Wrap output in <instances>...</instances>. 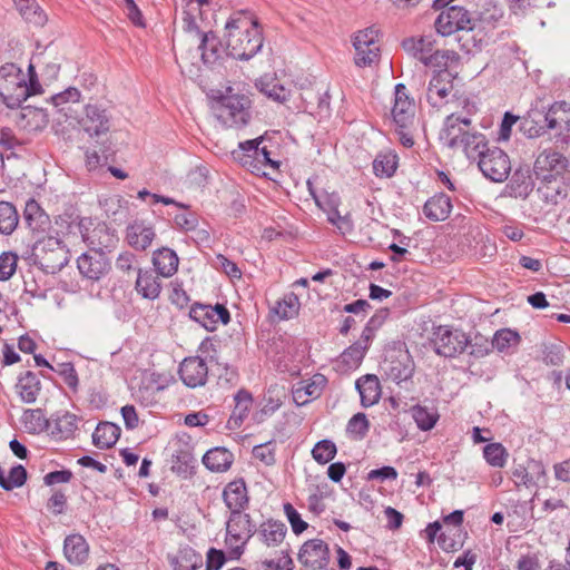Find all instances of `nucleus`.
Returning a JSON list of instances; mask_svg holds the SVG:
<instances>
[{"instance_id": "4468645a", "label": "nucleus", "mask_w": 570, "mask_h": 570, "mask_svg": "<svg viewBox=\"0 0 570 570\" xmlns=\"http://www.w3.org/2000/svg\"><path fill=\"white\" fill-rule=\"evenodd\" d=\"M298 562L311 570H334L327 568L331 561L328 544L321 539H311L303 543L297 556Z\"/></svg>"}, {"instance_id": "2eb2a0df", "label": "nucleus", "mask_w": 570, "mask_h": 570, "mask_svg": "<svg viewBox=\"0 0 570 570\" xmlns=\"http://www.w3.org/2000/svg\"><path fill=\"white\" fill-rule=\"evenodd\" d=\"M435 29L442 36H450L460 30H472V20L463 7L451 6L443 10L435 20Z\"/></svg>"}, {"instance_id": "13d9d810", "label": "nucleus", "mask_w": 570, "mask_h": 570, "mask_svg": "<svg viewBox=\"0 0 570 570\" xmlns=\"http://www.w3.org/2000/svg\"><path fill=\"white\" fill-rule=\"evenodd\" d=\"M55 372H57L63 380V382L73 391L78 390V374L75 366L71 363H59L56 367H53Z\"/></svg>"}, {"instance_id": "ea45409f", "label": "nucleus", "mask_w": 570, "mask_h": 570, "mask_svg": "<svg viewBox=\"0 0 570 570\" xmlns=\"http://www.w3.org/2000/svg\"><path fill=\"white\" fill-rule=\"evenodd\" d=\"M18 223L19 216L16 207L9 202H0V233L11 235Z\"/></svg>"}, {"instance_id": "3c124183", "label": "nucleus", "mask_w": 570, "mask_h": 570, "mask_svg": "<svg viewBox=\"0 0 570 570\" xmlns=\"http://www.w3.org/2000/svg\"><path fill=\"white\" fill-rule=\"evenodd\" d=\"M307 186H308L309 194L314 198L317 206L320 208H322L323 210L327 212V219L331 224L334 225V222H337L343 216L337 210L335 200L326 197L327 198L326 203H323V200L316 195V193L312 186L311 179L307 180Z\"/></svg>"}, {"instance_id": "052dcab7", "label": "nucleus", "mask_w": 570, "mask_h": 570, "mask_svg": "<svg viewBox=\"0 0 570 570\" xmlns=\"http://www.w3.org/2000/svg\"><path fill=\"white\" fill-rule=\"evenodd\" d=\"M284 512L295 534H301L306 530L307 523L301 518V514L291 503L284 504Z\"/></svg>"}, {"instance_id": "6ab92c4d", "label": "nucleus", "mask_w": 570, "mask_h": 570, "mask_svg": "<svg viewBox=\"0 0 570 570\" xmlns=\"http://www.w3.org/2000/svg\"><path fill=\"white\" fill-rule=\"evenodd\" d=\"M568 160L559 151L546 149L539 154L534 161V173L543 179L560 175L567 168Z\"/></svg>"}, {"instance_id": "bb28decb", "label": "nucleus", "mask_w": 570, "mask_h": 570, "mask_svg": "<svg viewBox=\"0 0 570 570\" xmlns=\"http://www.w3.org/2000/svg\"><path fill=\"white\" fill-rule=\"evenodd\" d=\"M49 431L58 439L66 440L73 435L78 429V416L70 412L57 413L50 419Z\"/></svg>"}, {"instance_id": "20e7f679", "label": "nucleus", "mask_w": 570, "mask_h": 570, "mask_svg": "<svg viewBox=\"0 0 570 570\" xmlns=\"http://www.w3.org/2000/svg\"><path fill=\"white\" fill-rule=\"evenodd\" d=\"M454 78L455 76L450 70L435 71L428 86V102L438 110L451 111L462 108L465 112L472 115L475 111V106L469 98L458 96L453 85Z\"/></svg>"}, {"instance_id": "9b49d317", "label": "nucleus", "mask_w": 570, "mask_h": 570, "mask_svg": "<svg viewBox=\"0 0 570 570\" xmlns=\"http://www.w3.org/2000/svg\"><path fill=\"white\" fill-rule=\"evenodd\" d=\"M248 106L249 100L245 96L223 97L217 102V117L229 126L245 125L249 118Z\"/></svg>"}, {"instance_id": "603ef678", "label": "nucleus", "mask_w": 570, "mask_h": 570, "mask_svg": "<svg viewBox=\"0 0 570 570\" xmlns=\"http://www.w3.org/2000/svg\"><path fill=\"white\" fill-rule=\"evenodd\" d=\"M200 557L193 549L181 551L173 562L174 570H196L200 563Z\"/></svg>"}, {"instance_id": "a878e982", "label": "nucleus", "mask_w": 570, "mask_h": 570, "mask_svg": "<svg viewBox=\"0 0 570 570\" xmlns=\"http://www.w3.org/2000/svg\"><path fill=\"white\" fill-rule=\"evenodd\" d=\"M452 210V203L448 195L440 193L426 200L423 206L424 215L433 222L445 220Z\"/></svg>"}, {"instance_id": "e2e57ef3", "label": "nucleus", "mask_w": 570, "mask_h": 570, "mask_svg": "<svg viewBox=\"0 0 570 570\" xmlns=\"http://www.w3.org/2000/svg\"><path fill=\"white\" fill-rule=\"evenodd\" d=\"M253 454L266 465H273L275 463V445L271 442L254 446Z\"/></svg>"}, {"instance_id": "5701e85b", "label": "nucleus", "mask_w": 570, "mask_h": 570, "mask_svg": "<svg viewBox=\"0 0 570 570\" xmlns=\"http://www.w3.org/2000/svg\"><path fill=\"white\" fill-rule=\"evenodd\" d=\"M223 499L230 512L243 511L248 503L245 481L240 479L229 482L223 491Z\"/></svg>"}, {"instance_id": "6e6d98bb", "label": "nucleus", "mask_w": 570, "mask_h": 570, "mask_svg": "<svg viewBox=\"0 0 570 570\" xmlns=\"http://www.w3.org/2000/svg\"><path fill=\"white\" fill-rule=\"evenodd\" d=\"M18 256L12 252L0 255V281H9L16 273Z\"/></svg>"}, {"instance_id": "6e6552de", "label": "nucleus", "mask_w": 570, "mask_h": 570, "mask_svg": "<svg viewBox=\"0 0 570 570\" xmlns=\"http://www.w3.org/2000/svg\"><path fill=\"white\" fill-rule=\"evenodd\" d=\"M255 531L249 514L230 512V517L226 523V543L236 556L243 553V549L247 540Z\"/></svg>"}, {"instance_id": "37998d69", "label": "nucleus", "mask_w": 570, "mask_h": 570, "mask_svg": "<svg viewBox=\"0 0 570 570\" xmlns=\"http://www.w3.org/2000/svg\"><path fill=\"white\" fill-rule=\"evenodd\" d=\"M412 415L417 426L422 431H429L434 428L439 414L436 411L429 410L425 406L416 405L412 409Z\"/></svg>"}, {"instance_id": "a211bd4d", "label": "nucleus", "mask_w": 570, "mask_h": 570, "mask_svg": "<svg viewBox=\"0 0 570 570\" xmlns=\"http://www.w3.org/2000/svg\"><path fill=\"white\" fill-rule=\"evenodd\" d=\"M178 374L186 386L190 389L199 387L207 382L208 366L204 358L189 356L180 363Z\"/></svg>"}, {"instance_id": "39448f33", "label": "nucleus", "mask_w": 570, "mask_h": 570, "mask_svg": "<svg viewBox=\"0 0 570 570\" xmlns=\"http://www.w3.org/2000/svg\"><path fill=\"white\" fill-rule=\"evenodd\" d=\"M83 220H80L77 225L81 234V238L91 247V252L81 254L77 259V266L80 274L91 281L100 279L105 274L108 273L110 264L102 252L96 250L97 243L94 237L105 230L104 226H98L92 230V234L82 232Z\"/></svg>"}, {"instance_id": "5fc2aeb1", "label": "nucleus", "mask_w": 570, "mask_h": 570, "mask_svg": "<svg viewBox=\"0 0 570 570\" xmlns=\"http://www.w3.org/2000/svg\"><path fill=\"white\" fill-rule=\"evenodd\" d=\"M235 409L232 419L242 421L248 413L252 406V395L245 390H240L235 395Z\"/></svg>"}, {"instance_id": "4c0bfd02", "label": "nucleus", "mask_w": 570, "mask_h": 570, "mask_svg": "<svg viewBox=\"0 0 570 570\" xmlns=\"http://www.w3.org/2000/svg\"><path fill=\"white\" fill-rule=\"evenodd\" d=\"M209 0H176V6L181 9L179 26L194 27V21L202 14V8L208 4Z\"/></svg>"}, {"instance_id": "79ce46f5", "label": "nucleus", "mask_w": 570, "mask_h": 570, "mask_svg": "<svg viewBox=\"0 0 570 570\" xmlns=\"http://www.w3.org/2000/svg\"><path fill=\"white\" fill-rule=\"evenodd\" d=\"M273 311L279 316L282 320L293 318L298 314L299 311V301L296 294L288 293L284 295V297L277 301L276 306Z\"/></svg>"}, {"instance_id": "72a5a7b5", "label": "nucleus", "mask_w": 570, "mask_h": 570, "mask_svg": "<svg viewBox=\"0 0 570 570\" xmlns=\"http://www.w3.org/2000/svg\"><path fill=\"white\" fill-rule=\"evenodd\" d=\"M286 531V525L283 522L268 520L261 524L258 534L265 544L275 547L283 542Z\"/></svg>"}, {"instance_id": "aec40b11", "label": "nucleus", "mask_w": 570, "mask_h": 570, "mask_svg": "<svg viewBox=\"0 0 570 570\" xmlns=\"http://www.w3.org/2000/svg\"><path fill=\"white\" fill-rule=\"evenodd\" d=\"M80 125L90 136H99L109 130V117L105 109L97 105H87L85 115L80 119Z\"/></svg>"}, {"instance_id": "dca6fc26", "label": "nucleus", "mask_w": 570, "mask_h": 570, "mask_svg": "<svg viewBox=\"0 0 570 570\" xmlns=\"http://www.w3.org/2000/svg\"><path fill=\"white\" fill-rule=\"evenodd\" d=\"M189 316L207 331H215L218 323L227 324L230 321L228 309L220 304L215 306L196 303L190 307Z\"/></svg>"}, {"instance_id": "f8f14e48", "label": "nucleus", "mask_w": 570, "mask_h": 570, "mask_svg": "<svg viewBox=\"0 0 570 570\" xmlns=\"http://www.w3.org/2000/svg\"><path fill=\"white\" fill-rule=\"evenodd\" d=\"M443 128L440 131V140L442 144L451 149H459L462 145V139L470 130L472 120L466 112L465 116L459 114L456 109L448 111Z\"/></svg>"}, {"instance_id": "b1692460", "label": "nucleus", "mask_w": 570, "mask_h": 570, "mask_svg": "<svg viewBox=\"0 0 570 570\" xmlns=\"http://www.w3.org/2000/svg\"><path fill=\"white\" fill-rule=\"evenodd\" d=\"M14 390L23 403L32 404L37 401L38 395L41 391V382L37 374L27 371L19 376L18 382L14 385Z\"/></svg>"}, {"instance_id": "f257e3e1", "label": "nucleus", "mask_w": 570, "mask_h": 570, "mask_svg": "<svg viewBox=\"0 0 570 570\" xmlns=\"http://www.w3.org/2000/svg\"><path fill=\"white\" fill-rule=\"evenodd\" d=\"M181 33L174 38L173 50L176 62L181 71L187 68L188 63L194 65V59L200 57L205 65L215 63L220 57V47L216 36L213 32H202L197 21L194 27L186 28L179 26Z\"/></svg>"}, {"instance_id": "a18cd8bd", "label": "nucleus", "mask_w": 570, "mask_h": 570, "mask_svg": "<svg viewBox=\"0 0 570 570\" xmlns=\"http://www.w3.org/2000/svg\"><path fill=\"white\" fill-rule=\"evenodd\" d=\"M337 449L333 441L331 440H321L318 441L313 450L312 456L320 464H326L332 461L336 455Z\"/></svg>"}, {"instance_id": "680f3d73", "label": "nucleus", "mask_w": 570, "mask_h": 570, "mask_svg": "<svg viewBox=\"0 0 570 570\" xmlns=\"http://www.w3.org/2000/svg\"><path fill=\"white\" fill-rule=\"evenodd\" d=\"M368 431V421L364 413H357L353 415L347 423V432L363 438Z\"/></svg>"}, {"instance_id": "c9c22d12", "label": "nucleus", "mask_w": 570, "mask_h": 570, "mask_svg": "<svg viewBox=\"0 0 570 570\" xmlns=\"http://www.w3.org/2000/svg\"><path fill=\"white\" fill-rule=\"evenodd\" d=\"M460 56L453 50H434L431 55L422 56L421 62L439 70H449L454 63H458Z\"/></svg>"}, {"instance_id": "423d86ee", "label": "nucleus", "mask_w": 570, "mask_h": 570, "mask_svg": "<svg viewBox=\"0 0 570 570\" xmlns=\"http://www.w3.org/2000/svg\"><path fill=\"white\" fill-rule=\"evenodd\" d=\"M430 342L438 355L455 357L465 351L470 340L461 330L440 325L433 330Z\"/></svg>"}, {"instance_id": "0eeeda50", "label": "nucleus", "mask_w": 570, "mask_h": 570, "mask_svg": "<svg viewBox=\"0 0 570 570\" xmlns=\"http://www.w3.org/2000/svg\"><path fill=\"white\" fill-rule=\"evenodd\" d=\"M0 70V98L10 109H16L30 96L29 87L20 70L4 73Z\"/></svg>"}, {"instance_id": "4be33fe9", "label": "nucleus", "mask_w": 570, "mask_h": 570, "mask_svg": "<svg viewBox=\"0 0 570 570\" xmlns=\"http://www.w3.org/2000/svg\"><path fill=\"white\" fill-rule=\"evenodd\" d=\"M544 468L538 461H529L527 465L518 464L512 470V480L515 487H535L540 476L544 475Z\"/></svg>"}, {"instance_id": "7c9ffc66", "label": "nucleus", "mask_w": 570, "mask_h": 570, "mask_svg": "<svg viewBox=\"0 0 570 570\" xmlns=\"http://www.w3.org/2000/svg\"><path fill=\"white\" fill-rule=\"evenodd\" d=\"M356 389L361 396V403L368 407L379 402L381 395L380 382L375 375H365L356 381Z\"/></svg>"}, {"instance_id": "4d7b16f0", "label": "nucleus", "mask_w": 570, "mask_h": 570, "mask_svg": "<svg viewBox=\"0 0 570 570\" xmlns=\"http://www.w3.org/2000/svg\"><path fill=\"white\" fill-rule=\"evenodd\" d=\"M365 356V347L362 343H354L348 346L341 355L342 362L348 367H356Z\"/></svg>"}, {"instance_id": "338daca9", "label": "nucleus", "mask_w": 570, "mask_h": 570, "mask_svg": "<svg viewBox=\"0 0 570 570\" xmlns=\"http://www.w3.org/2000/svg\"><path fill=\"white\" fill-rule=\"evenodd\" d=\"M67 507V497L61 491H55L47 502V509L55 515L62 514Z\"/></svg>"}, {"instance_id": "8fccbe9b", "label": "nucleus", "mask_w": 570, "mask_h": 570, "mask_svg": "<svg viewBox=\"0 0 570 570\" xmlns=\"http://www.w3.org/2000/svg\"><path fill=\"white\" fill-rule=\"evenodd\" d=\"M307 186H308L309 194L314 198L317 206L320 208H322L323 210L327 212V219L331 224L334 225V222H337L343 216L337 210L335 200L326 197L327 198L326 203H323V200L316 195V193L312 186L311 179L307 180Z\"/></svg>"}, {"instance_id": "49530a36", "label": "nucleus", "mask_w": 570, "mask_h": 570, "mask_svg": "<svg viewBox=\"0 0 570 570\" xmlns=\"http://www.w3.org/2000/svg\"><path fill=\"white\" fill-rule=\"evenodd\" d=\"M259 87L262 92L275 101L283 102L288 99L289 91L284 86H282L277 79H262L259 81Z\"/></svg>"}, {"instance_id": "393cba45", "label": "nucleus", "mask_w": 570, "mask_h": 570, "mask_svg": "<svg viewBox=\"0 0 570 570\" xmlns=\"http://www.w3.org/2000/svg\"><path fill=\"white\" fill-rule=\"evenodd\" d=\"M158 275L153 269H139L136 279V291L147 299H156L161 292V283Z\"/></svg>"}, {"instance_id": "9d476101", "label": "nucleus", "mask_w": 570, "mask_h": 570, "mask_svg": "<svg viewBox=\"0 0 570 570\" xmlns=\"http://www.w3.org/2000/svg\"><path fill=\"white\" fill-rule=\"evenodd\" d=\"M478 166L487 178L495 183L504 181L511 171L510 158L499 147L487 148Z\"/></svg>"}, {"instance_id": "864d4df0", "label": "nucleus", "mask_w": 570, "mask_h": 570, "mask_svg": "<svg viewBox=\"0 0 570 570\" xmlns=\"http://www.w3.org/2000/svg\"><path fill=\"white\" fill-rule=\"evenodd\" d=\"M406 49H412L414 56L421 61L422 56L431 55L433 49V41L429 37H421L420 39H409L403 42Z\"/></svg>"}, {"instance_id": "f3484780", "label": "nucleus", "mask_w": 570, "mask_h": 570, "mask_svg": "<svg viewBox=\"0 0 570 570\" xmlns=\"http://www.w3.org/2000/svg\"><path fill=\"white\" fill-rule=\"evenodd\" d=\"M394 105L392 108V118L396 128L409 129L413 124L415 105L409 97L406 87L403 83L395 86Z\"/></svg>"}, {"instance_id": "09e8293b", "label": "nucleus", "mask_w": 570, "mask_h": 570, "mask_svg": "<svg viewBox=\"0 0 570 570\" xmlns=\"http://www.w3.org/2000/svg\"><path fill=\"white\" fill-rule=\"evenodd\" d=\"M519 341L520 336L517 332L510 328H502L494 334L491 345L498 351L503 352L512 346L518 345Z\"/></svg>"}, {"instance_id": "58836bf2", "label": "nucleus", "mask_w": 570, "mask_h": 570, "mask_svg": "<svg viewBox=\"0 0 570 570\" xmlns=\"http://www.w3.org/2000/svg\"><path fill=\"white\" fill-rule=\"evenodd\" d=\"M462 140L459 149H462L470 159L480 160L482 154L489 148L484 135L480 132L469 131Z\"/></svg>"}, {"instance_id": "69168bd1", "label": "nucleus", "mask_w": 570, "mask_h": 570, "mask_svg": "<svg viewBox=\"0 0 570 570\" xmlns=\"http://www.w3.org/2000/svg\"><path fill=\"white\" fill-rule=\"evenodd\" d=\"M19 10L22 17L35 23H42L45 14L38 11V7L29 6V0H19Z\"/></svg>"}, {"instance_id": "cd10ccee", "label": "nucleus", "mask_w": 570, "mask_h": 570, "mask_svg": "<svg viewBox=\"0 0 570 570\" xmlns=\"http://www.w3.org/2000/svg\"><path fill=\"white\" fill-rule=\"evenodd\" d=\"M153 264L157 274L163 277H170L178 269L179 258L175 250L163 247L154 252Z\"/></svg>"}, {"instance_id": "f704fd0d", "label": "nucleus", "mask_w": 570, "mask_h": 570, "mask_svg": "<svg viewBox=\"0 0 570 570\" xmlns=\"http://www.w3.org/2000/svg\"><path fill=\"white\" fill-rule=\"evenodd\" d=\"M384 371L389 379L400 383L412 377L413 365L410 362L409 356L404 355L402 358L386 361Z\"/></svg>"}, {"instance_id": "c85d7f7f", "label": "nucleus", "mask_w": 570, "mask_h": 570, "mask_svg": "<svg viewBox=\"0 0 570 570\" xmlns=\"http://www.w3.org/2000/svg\"><path fill=\"white\" fill-rule=\"evenodd\" d=\"M234 462V454L226 448H214L203 456L204 465L212 472H225L230 469Z\"/></svg>"}, {"instance_id": "c756f323", "label": "nucleus", "mask_w": 570, "mask_h": 570, "mask_svg": "<svg viewBox=\"0 0 570 570\" xmlns=\"http://www.w3.org/2000/svg\"><path fill=\"white\" fill-rule=\"evenodd\" d=\"M63 553L72 564L83 563L89 553V546L80 534H71L65 539Z\"/></svg>"}, {"instance_id": "e433bc0d", "label": "nucleus", "mask_w": 570, "mask_h": 570, "mask_svg": "<svg viewBox=\"0 0 570 570\" xmlns=\"http://www.w3.org/2000/svg\"><path fill=\"white\" fill-rule=\"evenodd\" d=\"M21 422L24 429L32 434L40 433L51 426L50 419H47L41 409H27L23 411Z\"/></svg>"}, {"instance_id": "2f4dec72", "label": "nucleus", "mask_w": 570, "mask_h": 570, "mask_svg": "<svg viewBox=\"0 0 570 570\" xmlns=\"http://www.w3.org/2000/svg\"><path fill=\"white\" fill-rule=\"evenodd\" d=\"M24 219L32 233H45L50 224L49 216L36 200L26 204Z\"/></svg>"}, {"instance_id": "7ed1b4c3", "label": "nucleus", "mask_w": 570, "mask_h": 570, "mask_svg": "<svg viewBox=\"0 0 570 570\" xmlns=\"http://www.w3.org/2000/svg\"><path fill=\"white\" fill-rule=\"evenodd\" d=\"M522 128L529 137H539L548 130L561 136L570 131V104L557 101L544 111L530 109L522 120Z\"/></svg>"}, {"instance_id": "1a4fd4ad", "label": "nucleus", "mask_w": 570, "mask_h": 570, "mask_svg": "<svg viewBox=\"0 0 570 570\" xmlns=\"http://www.w3.org/2000/svg\"><path fill=\"white\" fill-rule=\"evenodd\" d=\"M380 31L374 27L365 28L355 33L353 46L355 49V63L360 67L371 66L380 58Z\"/></svg>"}, {"instance_id": "bf43d9fd", "label": "nucleus", "mask_w": 570, "mask_h": 570, "mask_svg": "<svg viewBox=\"0 0 570 570\" xmlns=\"http://www.w3.org/2000/svg\"><path fill=\"white\" fill-rule=\"evenodd\" d=\"M183 209L184 210L181 213L175 215L174 222L179 229L190 232L198 226V216L195 213L189 212L187 206Z\"/></svg>"}, {"instance_id": "de8ad7c7", "label": "nucleus", "mask_w": 570, "mask_h": 570, "mask_svg": "<svg viewBox=\"0 0 570 570\" xmlns=\"http://www.w3.org/2000/svg\"><path fill=\"white\" fill-rule=\"evenodd\" d=\"M483 455L487 462L494 468H503L507 462L508 453L500 443H490L484 446Z\"/></svg>"}, {"instance_id": "a19ab883", "label": "nucleus", "mask_w": 570, "mask_h": 570, "mask_svg": "<svg viewBox=\"0 0 570 570\" xmlns=\"http://www.w3.org/2000/svg\"><path fill=\"white\" fill-rule=\"evenodd\" d=\"M509 187L513 196L525 198L533 188V181L528 171L517 170L512 176Z\"/></svg>"}, {"instance_id": "ddd939ff", "label": "nucleus", "mask_w": 570, "mask_h": 570, "mask_svg": "<svg viewBox=\"0 0 570 570\" xmlns=\"http://www.w3.org/2000/svg\"><path fill=\"white\" fill-rule=\"evenodd\" d=\"M263 142V137L246 140L239 142L240 153L234 151L233 155L236 159L243 163L244 166H253L255 169L259 170L261 167L254 165L257 163L262 167H271L278 168V161H275L271 158V151L266 146H261Z\"/></svg>"}, {"instance_id": "473e14b6", "label": "nucleus", "mask_w": 570, "mask_h": 570, "mask_svg": "<svg viewBox=\"0 0 570 570\" xmlns=\"http://www.w3.org/2000/svg\"><path fill=\"white\" fill-rule=\"evenodd\" d=\"M120 436V428L111 422H100L92 433V443L99 449H110Z\"/></svg>"}, {"instance_id": "774afa93", "label": "nucleus", "mask_w": 570, "mask_h": 570, "mask_svg": "<svg viewBox=\"0 0 570 570\" xmlns=\"http://www.w3.org/2000/svg\"><path fill=\"white\" fill-rule=\"evenodd\" d=\"M265 570H293V560L285 553L277 560H265L263 561Z\"/></svg>"}, {"instance_id": "f03ea898", "label": "nucleus", "mask_w": 570, "mask_h": 570, "mask_svg": "<svg viewBox=\"0 0 570 570\" xmlns=\"http://www.w3.org/2000/svg\"><path fill=\"white\" fill-rule=\"evenodd\" d=\"M225 28L227 51L233 58L248 60L261 50L263 37L256 21L250 17L234 16L226 22Z\"/></svg>"}, {"instance_id": "0e129e2a", "label": "nucleus", "mask_w": 570, "mask_h": 570, "mask_svg": "<svg viewBox=\"0 0 570 570\" xmlns=\"http://www.w3.org/2000/svg\"><path fill=\"white\" fill-rule=\"evenodd\" d=\"M326 379L322 374L314 375L311 383H306L304 385H299L303 390L304 395L309 399H316L321 395L322 390L325 385Z\"/></svg>"}, {"instance_id": "c03bdc74", "label": "nucleus", "mask_w": 570, "mask_h": 570, "mask_svg": "<svg viewBox=\"0 0 570 570\" xmlns=\"http://www.w3.org/2000/svg\"><path fill=\"white\" fill-rule=\"evenodd\" d=\"M397 167L396 155L380 154L373 161V170L376 176L391 177Z\"/></svg>"}, {"instance_id": "412c9836", "label": "nucleus", "mask_w": 570, "mask_h": 570, "mask_svg": "<svg viewBox=\"0 0 570 570\" xmlns=\"http://www.w3.org/2000/svg\"><path fill=\"white\" fill-rule=\"evenodd\" d=\"M155 237L154 226L145 220H135L126 229L127 242L136 250H146Z\"/></svg>"}]
</instances>
